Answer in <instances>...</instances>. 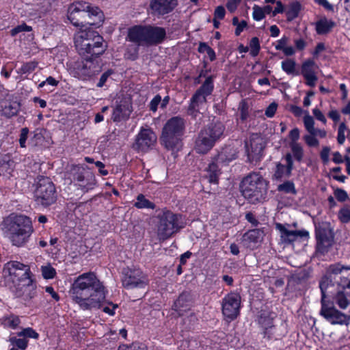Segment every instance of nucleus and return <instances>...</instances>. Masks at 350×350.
I'll list each match as a JSON object with an SVG mask.
<instances>
[{
	"label": "nucleus",
	"instance_id": "1",
	"mask_svg": "<svg viewBox=\"0 0 350 350\" xmlns=\"http://www.w3.org/2000/svg\"><path fill=\"white\" fill-rule=\"evenodd\" d=\"M107 291L92 272L83 273L75 278L69 290L70 297L83 310L103 306Z\"/></svg>",
	"mask_w": 350,
	"mask_h": 350
},
{
	"label": "nucleus",
	"instance_id": "2",
	"mask_svg": "<svg viewBox=\"0 0 350 350\" xmlns=\"http://www.w3.org/2000/svg\"><path fill=\"white\" fill-rule=\"evenodd\" d=\"M327 273L330 276H338L336 283L342 290L350 289V267L345 266L340 263L332 264L327 268ZM327 287L328 280L323 279L320 282L322 295L320 314L332 325H347L350 323V314L347 315L340 312L332 304L325 300Z\"/></svg>",
	"mask_w": 350,
	"mask_h": 350
},
{
	"label": "nucleus",
	"instance_id": "3",
	"mask_svg": "<svg viewBox=\"0 0 350 350\" xmlns=\"http://www.w3.org/2000/svg\"><path fill=\"white\" fill-rule=\"evenodd\" d=\"M74 40L76 49L82 57L97 58L107 48L103 38L90 28L79 29L75 34Z\"/></svg>",
	"mask_w": 350,
	"mask_h": 350
},
{
	"label": "nucleus",
	"instance_id": "4",
	"mask_svg": "<svg viewBox=\"0 0 350 350\" xmlns=\"http://www.w3.org/2000/svg\"><path fill=\"white\" fill-rule=\"evenodd\" d=\"M164 27L156 25H135L129 29L127 39L138 46H155L166 38Z\"/></svg>",
	"mask_w": 350,
	"mask_h": 350
},
{
	"label": "nucleus",
	"instance_id": "5",
	"mask_svg": "<svg viewBox=\"0 0 350 350\" xmlns=\"http://www.w3.org/2000/svg\"><path fill=\"white\" fill-rule=\"evenodd\" d=\"M6 228L11 242L17 247L23 246L33 232L31 219L25 215H16L8 219Z\"/></svg>",
	"mask_w": 350,
	"mask_h": 350
},
{
	"label": "nucleus",
	"instance_id": "6",
	"mask_svg": "<svg viewBox=\"0 0 350 350\" xmlns=\"http://www.w3.org/2000/svg\"><path fill=\"white\" fill-rule=\"evenodd\" d=\"M267 186V182L260 175L252 173L242 180V195L252 204L261 202L266 198Z\"/></svg>",
	"mask_w": 350,
	"mask_h": 350
},
{
	"label": "nucleus",
	"instance_id": "7",
	"mask_svg": "<svg viewBox=\"0 0 350 350\" xmlns=\"http://www.w3.org/2000/svg\"><path fill=\"white\" fill-rule=\"evenodd\" d=\"M224 125L219 121L210 123L202 129L195 143V150L199 154H206L224 136Z\"/></svg>",
	"mask_w": 350,
	"mask_h": 350
},
{
	"label": "nucleus",
	"instance_id": "8",
	"mask_svg": "<svg viewBox=\"0 0 350 350\" xmlns=\"http://www.w3.org/2000/svg\"><path fill=\"white\" fill-rule=\"evenodd\" d=\"M66 180H69L76 189L83 193L94 189L97 183L93 172L81 165L72 166L66 174Z\"/></svg>",
	"mask_w": 350,
	"mask_h": 350
},
{
	"label": "nucleus",
	"instance_id": "9",
	"mask_svg": "<svg viewBox=\"0 0 350 350\" xmlns=\"http://www.w3.org/2000/svg\"><path fill=\"white\" fill-rule=\"evenodd\" d=\"M185 130V121L180 117L170 118L165 124L161 137V143L169 150L178 148Z\"/></svg>",
	"mask_w": 350,
	"mask_h": 350
},
{
	"label": "nucleus",
	"instance_id": "10",
	"mask_svg": "<svg viewBox=\"0 0 350 350\" xmlns=\"http://www.w3.org/2000/svg\"><path fill=\"white\" fill-rule=\"evenodd\" d=\"M237 150L231 146H226L218 152L216 157L213 159L212 162L207 168V177L211 183H217L220 169L219 165H227L237 158Z\"/></svg>",
	"mask_w": 350,
	"mask_h": 350
},
{
	"label": "nucleus",
	"instance_id": "11",
	"mask_svg": "<svg viewBox=\"0 0 350 350\" xmlns=\"http://www.w3.org/2000/svg\"><path fill=\"white\" fill-rule=\"evenodd\" d=\"M157 226V236L160 240H166L173 234L184 227L180 215L171 211H165L159 217Z\"/></svg>",
	"mask_w": 350,
	"mask_h": 350
},
{
	"label": "nucleus",
	"instance_id": "12",
	"mask_svg": "<svg viewBox=\"0 0 350 350\" xmlns=\"http://www.w3.org/2000/svg\"><path fill=\"white\" fill-rule=\"evenodd\" d=\"M71 64L70 70L74 77L87 80L100 71V66L96 58L83 57Z\"/></svg>",
	"mask_w": 350,
	"mask_h": 350
},
{
	"label": "nucleus",
	"instance_id": "13",
	"mask_svg": "<svg viewBox=\"0 0 350 350\" xmlns=\"http://www.w3.org/2000/svg\"><path fill=\"white\" fill-rule=\"evenodd\" d=\"M35 198L38 204L44 206H50L56 201L55 187L49 178L43 176L38 178Z\"/></svg>",
	"mask_w": 350,
	"mask_h": 350
},
{
	"label": "nucleus",
	"instance_id": "14",
	"mask_svg": "<svg viewBox=\"0 0 350 350\" xmlns=\"http://www.w3.org/2000/svg\"><path fill=\"white\" fill-rule=\"evenodd\" d=\"M85 13L90 18L94 17L96 19V22H88V23L90 25H98L103 21V13L98 7L83 1H75L70 5L68 9V19L72 21L75 19L76 14H85Z\"/></svg>",
	"mask_w": 350,
	"mask_h": 350
},
{
	"label": "nucleus",
	"instance_id": "15",
	"mask_svg": "<svg viewBox=\"0 0 350 350\" xmlns=\"http://www.w3.org/2000/svg\"><path fill=\"white\" fill-rule=\"evenodd\" d=\"M3 276L7 283L10 286L18 284L25 278L31 277V271L28 265L18 261H10L3 267Z\"/></svg>",
	"mask_w": 350,
	"mask_h": 350
},
{
	"label": "nucleus",
	"instance_id": "16",
	"mask_svg": "<svg viewBox=\"0 0 350 350\" xmlns=\"http://www.w3.org/2000/svg\"><path fill=\"white\" fill-rule=\"evenodd\" d=\"M122 282L126 288H143L148 283L147 275L139 269H126L122 272Z\"/></svg>",
	"mask_w": 350,
	"mask_h": 350
},
{
	"label": "nucleus",
	"instance_id": "17",
	"mask_svg": "<svg viewBox=\"0 0 350 350\" xmlns=\"http://www.w3.org/2000/svg\"><path fill=\"white\" fill-rule=\"evenodd\" d=\"M213 90V81L211 77H208L202 86L196 91L191 100L189 107V113L196 116V108L206 102V96L210 95Z\"/></svg>",
	"mask_w": 350,
	"mask_h": 350
},
{
	"label": "nucleus",
	"instance_id": "18",
	"mask_svg": "<svg viewBox=\"0 0 350 350\" xmlns=\"http://www.w3.org/2000/svg\"><path fill=\"white\" fill-rule=\"evenodd\" d=\"M157 142V135L149 128H141L135 137L132 148L139 152H146L151 149Z\"/></svg>",
	"mask_w": 350,
	"mask_h": 350
},
{
	"label": "nucleus",
	"instance_id": "19",
	"mask_svg": "<svg viewBox=\"0 0 350 350\" xmlns=\"http://www.w3.org/2000/svg\"><path fill=\"white\" fill-rule=\"evenodd\" d=\"M10 289L17 297H21L25 301H29L36 295V285L31 278H25L21 282L14 286H10Z\"/></svg>",
	"mask_w": 350,
	"mask_h": 350
},
{
	"label": "nucleus",
	"instance_id": "20",
	"mask_svg": "<svg viewBox=\"0 0 350 350\" xmlns=\"http://www.w3.org/2000/svg\"><path fill=\"white\" fill-rule=\"evenodd\" d=\"M241 297L238 293H230L222 300V313L225 318L232 321L239 314Z\"/></svg>",
	"mask_w": 350,
	"mask_h": 350
},
{
	"label": "nucleus",
	"instance_id": "21",
	"mask_svg": "<svg viewBox=\"0 0 350 350\" xmlns=\"http://www.w3.org/2000/svg\"><path fill=\"white\" fill-rule=\"evenodd\" d=\"M265 147L264 139L258 134H252L249 142L245 144L248 160L251 162L260 160L262 157Z\"/></svg>",
	"mask_w": 350,
	"mask_h": 350
},
{
	"label": "nucleus",
	"instance_id": "22",
	"mask_svg": "<svg viewBox=\"0 0 350 350\" xmlns=\"http://www.w3.org/2000/svg\"><path fill=\"white\" fill-rule=\"evenodd\" d=\"M317 250L325 254L332 246L333 243V235L330 228L325 225L316 226Z\"/></svg>",
	"mask_w": 350,
	"mask_h": 350
},
{
	"label": "nucleus",
	"instance_id": "23",
	"mask_svg": "<svg viewBox=\"0 0 350 350\" xmlns=\"http://www.w3.org/2000/svg\"><path fill=\"white\" fill-rule=\"evenodd\" d=\"M178 5V0H150L149 12L157 17L172 12Z\"/></svg>",
	"mask_w": 350,
	"mask_h": 350
},
{
	"label": "nucleus",
	"instance_id": "24",
	"mask_svg": "<svg viewBox=\"0 0 350 350\" xmlns=\"http://www.w3.org/2000/svg\"><path fill=\"white\" fill-rule=\"evenodd\" d=\"M38 333L33 328L27 327L17 332L16 336H10L9 341L13 347H16L19 350H25L28 345V338L38 339Z\"/></svg>",
	"mask_w": 350,
	"mask_h": 350
},
{
	"label": "nucleus",
	"instance_id": "25",
	"mask_svg": "<svg viewBox=\"0 0 350 350\" xmlns=\"http://www.w3.org/2000/svg\"><path fill=\"white\" fill-rule=\"evenodd\" d=\"M288 227H289V224L283 225L280 223L275 224V228L280 233L281 241L284 243H292L299 239L309 237V233L306 230H291Z\"/></svg>",
	"mask_w": 350,
	"mask_h": 350
},
{
	"label": "nucleus",
	"instance_id": "26",
	"mask_svg": "<svg viewBox=\"0 0 350 350\" xmlns=\"http://www.w3.org/2000/svg\"><path fill=\"white\" fill-rule=\"evenodd\" d=\"M20 107V103L14 100L13 95L8 94L0 100V113L5 118H10L16 116Z\"/></svg>",
	"mask_w": 350,
	"mask_h": 350
},
{
	"label": "nucleus",
	"instance_id": "27",
	"mask_svg": "<svg viewBox=\"0 0 350 350\" xmlns=\"http://www.w3.org/2000/svg\"><path fill=\"white\" fill-rule=\"evenodd\" d=\"M315 62L312 59L305 61L301 65V73L306 79V83L310 87H314L318 79Z\"/></svg>",
	"mask_w": 350,
	"mask_h": 350
},
{
	"label": "nucleus",
	"instance_id": "28",
	"mask_svg": "<svg viewBox=\"0 0 350 350\" xmlns=\"http://www.w3.org/2000/svg\"><path fill=\"white\" fill-rule=\"evenodd\" d=\"M132 111L131 102L129 99L121 100L113 109L111 119L113 122H120L129 118Z\"/></svg>",
	"mask_w": 350,
	"mask_h": 350
},
{
	"label": "nucleus",
	"instance_id": "29",
	"mask_svg": "<svg viewBox=\"0 0 350 350\" xmlns=\"http://www.w3.org/2000/svg\"><path fill=\"white\" fill-rule=\"evenodd\" d=\"M193 306V299L189 293L184 292L174 304L173 308L180 316L189 311Z\"/></svg>",
	"mask_w": 350,
	"mask_h": 350
},
{
	"label": "nucleus",
	"instance_id": "30",
	"mask_svg": "<svg viewBox=\"0 0 350 350\" xmlns=\"http://www.w3.org/2000/svg\"><path fill=\"white\" fill-rule=\"evenodd\" d=\"M263 232L259 229H253L245 232L242 237V243L247 247L254 248L261 242Z\"/></svg>",
	"mask_w": 350,
	"mask_h": 350
},
{
	"label": "nucleus",
	"instance_id": "31",
	"mask_svg": "<svg viewBox=\"0 0 350 350\" xmlns=\"http://www.w3.org/2000/svg\"><path fill=\"white\" fill-rule=\"evenodd\" d=\"M284 160L285 164L278 163L276 165V170L274 174V177L276 179L288 177L291 174L293 165L291 154L290 153L286 154Z\"/></svg>",
	"mask_w": 350,
	"mask_h": 350
},
{
	"label": "nucleus",
	"instance_id": "32",
	"mask_svg": "<svg viewBox=\"0 0 350 350\" xmlns=\"http://www.w3.org/2000/svg\"><path fill=\"white\" fill-rule=\"evenodd\" d=\"M51 0H42L39 3L32 6L29 14L35 18H41L51 10Z\"/></svg>",
	"mask_w": 350,
	"mask_h": 350
},
{
	"label": "nucleus",
	"instance_id": "33",
	"mask_svg": "<svg viewBox=\"0 0 350 350\" xmlns=\"http://www.w3.org/2000/svg\"><path fill=\"white\" fill-rule=\"evenodd\" d=\"M288 40V38L284 36L273 44L276 50L282 51L286 56H291L295 53V49L292 46H287Z\"/></svg>",
	"mask_w": 350,
	"mask_h": 350
},
{
	"label": "nucleus",
	"instance_id": "34",
	"mask_svg": "<svg viewBox=\"0 0 350 350\" xmlns=\"http://www.w3.org/2000/svg\"><path fill=\"white\" fill-rule=\"evenodd\" d=\"M334 26V23L327 18H322L315 23V29L318 34L327 33Z\"/></svg>",
	"mask_w": 350,
	"mask_h": 350
},
{
	"label": "nucleus",
	"instance_id": "35",
	"mask_svg": "<svg viewBox=\"0 0 350 350\" xmlns=\"http://www.w3.org/2000/svg\"><path fill=\"white\" fill-rule=\"evenodd\" d=\"M332 299L334 303L341 309H346L350 305V299L343 291L338 290Z\"/></svg>",
	"mask_w": 350,
	"mask_h": 350
},
{
	"label": "nucleus",
	"instance_id": "36",
	"mask_svg": "<svg viewBox=\"0 0 350 350\" xmlns=\"http://www.w3.org/2000/svg\"><path fill=\"white\" fill-rule=\"evenodd\" d=\"M134 206L139 209H154L155 208V204L147 199L143 194H139L137 196L136 202H135Z\"/></svg>",
	"mask_w": 350,
	"mask_h": 350
},
{
	"label": "nucleus",
	"instance_id": "37",
	"mask_svg": "<svg viewBox=\"0 0 350 350\" xmlns=\"http://www.w3.org/2000/svg\"><path fill=\"white\" fill-rule=\"evenodd\" d=\"M1 323L5 327L16 329L21 323L18 317L15 315H9L1 319Z\"/></svg>",
	"mask_w": 350,
	"mask_h": 350
},
{
	"label": "nucleus",
	"instance_id": "38",
	"mask_svg": "<svg viewBox=\"0 0 350 350\" xmlns=\"http://www.w3.org/2000/svg\"><path fill=\"white\" fill-rule=\"evenodd\" d=\"M281 66L283 71H284L288 75H298L297 72H296V63L295 60L292 59H286L282 61Z\"/></svg>",
	"mask_w": 350,
	"mask_h": 350
},
{
	"label": "nucleus",
	"instance_id": "39",
	"mask_svg": "<svg viewBox=\"0 0 350 350\" xmlns=\"http://www.w3.org/2000/svg\"><path fill=\"white\" fill-rule=\"evenodd\" d=\"M40 271L42 277L46 280L53 279L56 275V270L50 263L42 265Z\"/></svg>",
	"mask_w": 350,
	"mask_h": 350
},
{
	"label": "nucleus",
	"instance_id": "40",
	"mask_svg": "<svg viewBox=\"0 0 350 350\" xmlns=\"http://www.w3.org/2000/svg\"><path fill=\"white\" fill-rule=\"evenodd\" d=\"M300 4L295 1L290 4L288 10L286 12L288 21H292L295 18L299 12Z\"/></svg>",
	"mask_w": 350,
	"mask_h": 350
},
{
	"label": "nucleus",
	"instance_id": "41",
	"mask_svg": "<svg viewBox=\"0 0 350 350\" xmlns=\"http://www.w3.org/2000/svg\"><path fill=\"white\" fill-rule=\"evenodd\" d=\"M38 66V62L32 61L23 64L20 68L17 70V73L21 75L29 74L32 72Z\"/></svg>",
	"mask_w": 350,
	"mask_h": 350
},
{
	"label": "nucleus",
	"instance_id": "42",
	"mask_svg": "<svg viewBox=\"0 0 350 350\" xmlns=\"http://www.w3.org/2000/svg\"><path fill=\"white\" fill-rule=\"evenodd\" d=\"M338 218L342 224L350 223V207L348 206L342 207L338 211Z\"/></svg>",
	"mask_w": 350,
	"mask_h": 350
},
{
	"label": "nucleus",
	"instance_id": "43",
	"mask_svg": "<svg viewBox=\"0 0 350 350\" xmlns=\"http://www.w3.org/2000/svg\"><path fill=\"white\" fill-rule=\"evenodd\" d=\"M290 147L294 158L300 161L304 156V151L301 146L297 142L290 143Z\"/></svg>",
	"mask_w": 350,
	"mask_h": 350
},
{
	"label": "nucleus",
	"instance_id": "44",
	"mask_svg": "<svg viewBox=\"0 0 350 350\" xmlns=\"http://www.w3.org/2000/svg\"><path fill=\"white\" fill-rule=\"evenodd\" d=\"M278 190L279 191H283L286 193H295L296 190L295 185L291 181H286L282 184L278 186Z\"/></svg>",
	"mask_w": 350,
	"mask_h": 350
},
{
	"label": "nucleus",
	"instance_id": "45",
	"mask_svg": "<svg viewBox=\"0 0 350 350\" xmlns=\"http://www.w3.org/2000/svg\"><path fill=\"white\" fill-rule=\"evenodd\" d=\"M304 124L306 129L311 134L314 131L315 128L314 127V122L312 116L308 113V111H305V116L304 118Z\"/></svg>",
	"mask_w": 350,
	"mask_h": 350
},
{
	"label": "nucleus",
	"instance_id": "46",
	"mask_svg": "<svg viewBox=\"0 0 350 350\" xmlns=\"http://www.w3.org/2000/svg\"><path fill=\"white\" fill-rule=\"evenodd\" d=\"M250 55L253 57H256L260 51V42L258 38H252L250 42Z\"/></svg>",
	"mask_w": 350,
	"mask_h": 350
},
{
	"label": "nucleus",
	"instance_id": "47",
	"mask_svg": "<svg viewBox=\"0 0 350 350\" xmlns=\"http://www.w3.org/2000/svg\"><path fill=\"white\" fill-rule=\"evenodd\" d=\"M31 30L32 27L31 26L27 25L25 23H23L12 29L10 31V35L14 37L21 32L31 31Z\"/></svg>",
	"mask_w": 350,
	"mask_h": 350
},
{
	"label": "nucleus",
	"instance_id": "48",
	"mask_svg": "<svg viewBox=\"0 0 350 350\" xmlns=\"http://www.w3.org/2000/svg\"><path fill=\"white\" fill-rule=\"evenodd\" d=\"M138 46H139L137 44V46H131L128 47L125 53L126 57L131 60L137 59L139 50Z\"/></svg>",
	"mask_w": 350,
	"mask_h": 350
},
{
	"label": "nucleus",
	"instance_id": "49",
	"mask_svg": "<svg viewBox=\"0 0 350 350\" xmlns=\"http://www.w3.org/2000/svg\"><path fill=\"white\" fill-rule=\"evenodd\" d=\"M347 131V127L345 123H341L339 125L338 131L337 141L339 144H342L345 140V132Z\"/></svg>",
	"mask_w": 350,
	"mask_h": 350
},
{
	"label": "nucleus",
	"instance_id": "50",
	"mask_svg": "<svg viewBox=\"0 0 350 350\" xmlns=\"http://www.w3.org/2000/svg\"><path fill=\"white\" fill-rule=\"evenodd\" d=\"M265 11L259 6L254 5L253 8V18L255 21H259L265 18Z\"/></svg>",
	"mask_w": 350,
	"mask_h": 350
},
{
	"label": "nucleus",
	"instance_id": "51",
	"mask_svg": "<svg viewBox=\"0 0 350 350\" xmlns=\"http://www.w3.org/2000/svg\"><path fill=\"white\" fill-rule=\"evenodd\" d=\"M334 196L339 202H345L348 199L347 193L342 189H336L334 191Z\"/></svg>",
	"mask_w": 350,
	"mask_h": 350
},
{
	"label": "nucleus",
	"instance_id": "52",
	"mask_svg": "<svg viewBox=\"0 0 350 350\" xmlns=\"http://www.w3.org/2000/svg\"><path fill=\"white\" fill-rule=\"evenodd\" d=\"M85 14H76L75 19L70 21V23L75 27H80L79 29H85V25H83V18Z\"/></svg>",
	"mask_w": 350,
	"mask_h": 350
},
{
	"label": "nucleus",
	"instance_id": "53",
	"mask_svg": "<svg viewBox=\"0 0 350 350\" xmlns=\"http://www.w3.org/2000/svg\"><path fill=\"white\" fill-rule=\"evenodd\" d=\"M161 102V97L160 95H156L150 103V109L155 112L157 110L158 105Z\"/></svg>",
	"mask_w": 350,
	"mask_h": 350
},
{
	"label": "nucleus",
	"instance_id": "54",
	"mask_svg": "<svg viewBox=\"0 0 350 350\" xmlns=\"http://www.w3.org/2000/svg\"><path fill=\"white\" fill-rule=\"evenodd\" d=\"M278 105L275 103H271L265 110V115L269 118H272L277 110Z\"/></svg>",
	"mask_w": 350,
	"mask_h": 350
},
{
	"label": "nucleus",
	"instance_id": "55",
	"mask_svg": "<svg viewBox=\"0 0 350 350\" xmlns=\"http://www.w3.org/2000/svg\"><path fill=\"white\" fill-rule=\"evenodd\" d=\"M28 133H29L28 129H27V128L22 129L21 135H20V138H19V143L22 148L25 147V143H26V141L27 139Z\"/></svg>",
	"mask_w": 350,
	"mask_h": 350
},
{
	"label": "nucleus",
	"instance_id": "56",
	"mask_svg": "<svg viewBox=\"0 0 350 350\" xmlns=\"http://www.w3.org/2000/svg\"><path fill=\"white\" fill-rule=\"evenodd\" d=\"M226 11L223 6H217L214 12L215 19L222 20L225 16Z\"/></svg>",
	"mask_w": 350,
	"mask_h": 350
},
{
	"label": "nucleus",
	"instance_id": "57",
	"mask_svg": "<svg viewBox=\"0 0 350 350\" xmlns=\"http://www.w3.org/2000/svg\"><path fill=\"white\" fill-rule=\"evenodd\" d=\"M304 139H305L306 143L309 146H317L319 145V141L315 137V135H312L310 134L309 135L305 136Z\"/></svg>",
	"mask_w": 350,
	"mask_h": 350
},
{
	"label": "nucleus",
	"instance_id": "58",
	"mask_svg": "<svg viewBox=\"0 0 350 350\" xmlns=\"http://www.w3.org/2000/svg\"><path fill=\"white\" fill-rule=\"evenodd\" d=\"M289 138L291 140V143L297 142L299 138V131L297 128H295L290 131Z\"/></svg>",
	"mask_w": 350,
	"mask_h": 350
},
{
	"label": "nucleus",
	"instance_id": "59",
	"mask_svg": "<svg viewBox=\"0 0 350 350\" xmlns=\"http://www.w3.org/2000/svg\"><path fill=\"white\" fill-rule=\"evenodd\" d=\"M330 148L329 147L323 148L321 152V158L324 163H327L329 161V154Z\"/></svg>",
	"mask_w": 350,
	"mask_h": 350
},
{
	"label": "nucleus",
	"instance_id": "60",
	"mask_svg": "<svg viewBox=\"0 0 350 350\" xmlns=\"http://www.w3.org/2000/svg\"><path fill=\"white\" fill-rule=\"evenodd\" d=\"M290 111L296 117H300L302 116L303 113H305V111L300 107H298L297 105H291Z\"/></svg>",
	"mask_w": 350,
	"mask_h": 350
},
{
	"label": "nucleus",
	"instance_id": "61",
	"mask_svg": "<svg viewBox=\"0 0 350 350\" xmlns=\"http://www.w3.org/2000/svg\"><path fill=\"white\" fill-rule=\"evenodd\" d=\"M112 72L111 70H107V72H104L100 78V80L97 84V86L99 87V88H101L103 87L106 81L107 80V79L109 78V77L111 75Z\"/></svg>",
	"mask_w": 350,
	"mask_h": 350
},
{
	"label": "nucleus",
	"instance_id": "62",
	"mask_svg": "<svg viewBox=\"0 0 350 350\" xmlns=\"http://www.w3.org/2000/svg\"><path fill=\"white\" fill-rule=\"evenodd\" d=\"M118 350H145L143 347H139L137 344H132L131 345H120Z\"/></svg>",
	"mask_w": 350,
	"mask_h": 350
},
{
	"label": "nucleus",
	"instance_id": "63",
	"mask_svg": "<svg viewBox=\"0 0 350 350\" xmlns=\"http://www.w3.org/2000/svg\"><path fill=\"white\" fill-rule=\"evenodd\" d=\"M313 115L314 117L319 121L322 122L323 123L326 122V118L323 114V113L317 108H314L312 110Z\"/></svg>",
	"mask_w": 350,
	"mask_h": 350
},
{
	"label": "nucleus",
	"instance_id": "64",
	"mask_svg": "<svg viewBox=\"0 0 350 350\" xmlns=\"http://www.w3.org/2000/svg\"><path fill=\"white\" fill-rule=\"evenodd\" d=\"M315 3H318L320 5H322L326 10L329 11H333L334 7L333 5L328 2L327 0H314Z\"/></svg>",
	"mask_w": 350,
	"mask_h": 350
}]
</instances>
